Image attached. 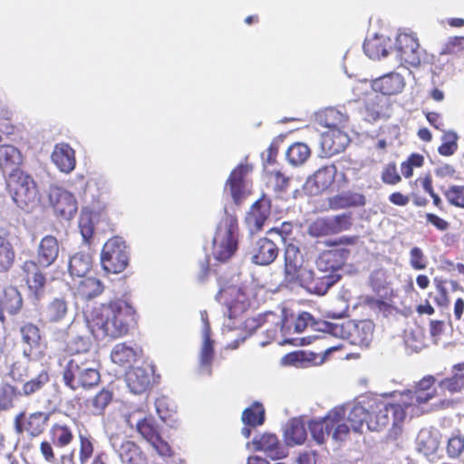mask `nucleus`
I'll use <instances>...</instances> for the list:
<instances>
[{
	"label": "nucleus",
	"mask_w": 464,
	"mask_h": 464,
	"mask_svg": "<svg viewBox=\"0 0 464 464\" xmlns=\"http://www.w3.org/2000/svg\"><path fill=\"white\" fill-rule=\"evenodd\" d=\"M134 308L124 300H115L102 304L85 316L84 320H72V329L88 327L96 338H120L127 334L134 322Z\"/></svg>",
	"instance_id": "nucleus-1"
},
{
	"label": "nucleus",
	"mask_w": 464,
	"mask_h": 464,
	"mask_svg": "<svg viewBox=\"0 0 464 464\" xmlns=\"http://www.w3.org/2000/svg\"><path fill=\"white\" fill-rule=\"evenodd\" d=\"M60 246L53 236L44 237L37 247L36 261H25L22 270L26 275L29 289L28 298L34 306L38 307L45 295L46 277L39 267L46 268L52 266L59 256Z\"/></svg>",
	"instance_id": "nucleus-2"
},
{
	"label": "nucleus",
	"mask_w": 464,
	"mask_h": 464,
	"mask_svg": "<svg viewBox=\"0 0 464 464\" xmlns=\"http://www.w3.org/2000/svg\"><path fill=\"white\" fill-rule=\"evenodd\" d=\"M318 121L329 129L321 135V147L325 156L342 152L350 142L348 135L341 129L346 123L347 117L331 109L319 115Z\"/></svg>",
	"instance_id": "nucleus-3"
},
{
	"label": "nucleus",
	"mask_w": 464,
	"mask_h": 464,
	"mask_svg": "<svg viewBox=\"0 0 464 464\" xmlns=\"http://www.w3.org/2000/svg\"><path fill=\"white\" fill-rule=\"evenodd\" d=\"M63 381L72 390L90 389L100 382V373L93 361L81 355L63 358Z\"/></svg>",
	"instance_id": "nucleus-4"
},
{
	"label": "nucleus",
	"mask_w": 464,
	"mask_h": 464,
	"mask_svg": "<svg viewBox=\"0 0 464 464\" xmlns=\"http://www.w3.org/2000/svg\"><path fill=\"white\" fill-rule=\"evenodd\" d=\"M124 421L131 430L150 443L160 456H169L170 447L160 434V427L151 415H145L140 410L124 413Z\"/></svg>",
	"instance_id": "nucleus-5"
},
{
	"label": "nucleus",
	"mask_w": 464,
	"mask_h": 464,
	"mask_svg": "<svg viewBox=\"0 0 464 464\" xmlns=\"http://www.w3.org/2000/svg\"><path fill=\"white\" fill-rule=\"evenodd\" d=\"M370 411L367 428L370 430H379L386 427L392 420L393 427L399 426L407 417L410 418V412L400 399L399 402L389 403L379 399L368 400Z\"/></svg>",
	"instance_id": "nucleus-6"
},
{
	"label": "nucleus",
	"mask_w": 464,
	"mask_h": 464,
	"mask_svg": "<svg viewBox=\"0 0 464 464\" xmlns=\"http://www.w3.org/2000/svg\"><path fill=\"white\" fill-rule=\"evenodd\" d=\"M343 417V409L334 408L324 418L311 420L308 427L314 441L323 444L328 437L335 441L344 440L349 435V427L342 422Z\"/></svg>",
	"instance_id": "nucleus-7"
},
{
	"label": "nucleus",
	"mask_w": 464,
	"mask_h": 464,
	"mask_svg": "<svg viewBox=\"0 0 464 464\" xmlns=\"http://www.w3.org/2000/svg\"><path fill=\"white\" fill-rule=\"evenodd\" d=\"M314 324L315 323L313 316L307 312L300 313L296 317H294L293 315L288 317L285 310H282L280 331L284 339L281 343H290L295 346H304L310 344L315 339H328L329 333L327 332V328L325 326L323 330V334L320 336H305L303 338L291 337L292 334H300L304 332L307 327H313Z\"/></svg>",
	"instance_id": "nucleus-8"
},
{
	"label": "nucleus",
	"mask_w": 464,
	"mask_h": 464,
	"mask_svg": "<svg viewBox=\"0 0 464 464\" xmlns=\"http://www.w3.org/2000/svg\"><path fill=\"white\" fill-rule=\"evenodd\" d=\"M324 325L327 328L329 334L347 339L352 344L368 347L372 341L374 324L371 320L347 321L341 324H326Z\"/></svg>",
	"instance_id": "nucleus-9"
},
{
	"label": "nucleus",
	"mask_w": 464,
	"mask_h": 464,
	"mask_svg": "<svg viewBox=\"0 0 464 464\" xmlns=\"http://www.w3.org/2000/svg\"><path fill=\"white\" fill-rule=\"evenodd\" d=\"M7 188L14 202L22 209L31 210L38 202V190L31 176L24 171L9 175Z\"/></svg>",
	"instance_id": "nucleus-10"
},
{
	"label": "nucleus",
	"mask_w": 464,
	"mask_h": 464,
	"mask_svg": "<svg viewBox=\"0 0 464 464\" xmlns=\"http://www.w3.org/2000/svg\"><path fill=\"white\" fill-rule=\"evenodd\" d=\"M237 219L226 217L218 226L213 238V257L219 262L227 261L237 249Z\"/></svg>",
	"instance_id": "nucleus-11"
},
{
	"label": "nucleus",
	"mask_w": 464,
	"mask_h": 464,
	"mask_svg": "<svg viewBox=\"0 0 464 464\" xmlns=\"http://www.w3.org/2000/svg\"><path fill=\"white\" fill-rule=\"evenodd\" d=\"M435 382L434 376H424L415 384L413 390H407L401 394L404 406L410 412V418L424 413V405L437 395Z\"/></svg>",
	"instance_id": "nucleus-12"
},
{
	"label": "nucleus",
	"mask_w": 464,
	"mask_h": 464,
	"mask_svg": "<svg viewBox=\"0 0 464 464\" xmlns=\"http://www.w3.org/2000/svg\"><path fill=\"white\" fill-rule=\"evenodd\" d=\"M129 263V252L125 241L120 237L110 238L103 246L101 264L108 273L122 272Z\"/></svg>",
	"instance_id": "nucleus-13"
},
{
	"label": "nucleus",
	"mask_w": 464,
	"mask_h": 464,
	"mask_svg": "<svg viewBox=\"0 0 464 464\" xmlns=\"http://www.w3.org/2000/svg\"><path fill=\"white\" fill-rule=\"evenodd\" d=\"M270 233L275 234L285 244V281L295 285V284L301 279L303 272L309 270L307 267L304 266V258L300 252L299 246L292 239L288 241L280 231L271 229Z\"/></svg>",
	"instance_id": "nucleus-14"
},
{
	"label": "nucleus",
	"mask_w": 464,
	"mask_h": 464,
	"mask_svg": "<svg viewBox=\"0 0 464 464\" xmlns=\"http://www.w3.org/2000/svg\"><path fill=\"white\" fill-rule=\"evenodd\" d=\"M351 226L352 218L349 214L319 218L310 224L308 233L316 237L332 236L348 230Z\"/></svg>",
	"instance_id": "nucleus-15"
},
{
	"label": "nucleus",
	"mask_w": 464,
	"mask_h": 464,
	"mask_svg": "<svg viewBox=\"0 0 464 464\" xmlns=\"http://www.w3.org/2000/svg\"><path fill=\"white\" fill-rule=\"evenodd\" d=\"M391 54L400 64L418 66L420 63V50L417 39L409 34H400L396 37L395 47Z\"/></svg>",
	"instance_id": "nucleus-16"
},
{
	"label": "nucleus",
	"mask_w": 464,
	"mask_h": 464,
	"mask_svg": "<svg viewBox=\"0 0 464 464\" xmlns=\"http://www.w3.org/2000/svg\"><path fill=\"white\" fill-rule=\"evenodd\" d=\"M341 278L340 274H319L309 269L303 272L301 279L295 284L306 289L307 292L323 295Z\"/></svg>",
	"instance_id": "nucleus-17"
},
{
	"label": "nucleus",
	"mask_w": 464,
	"mask_h": 464,
	"mask_svg": "<svg viewBox=\"0 0 464 464\" xmlns=\"http://www.w3.org/2000/svg\"><path fill=\"white\" fill-rule=\"evenodd\" d=\"M110 444L124 464H147V458L133 441L119 434L109 437Z\"/></svg>",
	"instance_id": "nucleus-18"
},
{
	"label": "nucleus",
	"mask_w": 464,
	"mask_h": 464,
	"mask_svg": "<svg viewBox=\"0 0 464 464\" xmlns=\"http://www.w3.org/2000/svg\"><path fill=\"white\" fill-rule=\"evenodd\" d=\"M217 300L227 306L228 319L237 318L249 306L248 299L242 288L230 285L222 287L216 296Z\"/></svg>",
	"instance_id": "nucleus-19"
},
{
	"label": "nucleus",
	"mask_w": 464,
	"mask_h": 464,
	"mask_svg": "<svg viewBox=\"0 0 464 464\" xmlns=\"http://www.w3.org/2000/svg\"><path fill=\"white\" fill-rule=\"evenodd\" d=\"M49 201L56 215L71 219L78 209L74 196L68 190L53 186L49 189Z\"/></svg>",
	"instance_id": "nucleus-20"
},
{
	"label": "nucleus",
	"mask_w": 464,
	"mask_h": 464,
	"mask_svg": "<svg viewBox=\"0 0 464 464\" xmlns=\"http://www.w3.org/2000/svg\"><path fill=\"white\" fill-rule=\"evenodd\" d=\"M368 400L369 398H365L355 403L336 407L343 409V417L342 418V422L348 425L349 431L353 430L355 432H360L364 424L367 426L370 415Z\"/></svg>",
	"instance_id": "nucleus-21"
},
{
	"label": "nucleus",
	"mask_w": 464,
	"mask_h": 464,
	"mask_svg": "<svg viewBox=\"0 0 464 464\" xmlns=\"http://www.w3.org/2000/svg\"><path fill=\"white\" fill-rule=\"evenodd\" d=\"M50 414L36 411L26 416L24 412L19 413L14 420V428L18 434L26 431L32 437L40 435L46 427Z\"/></svg>",
	"instance_id": "nucleus-22"
},
{
	"label": "nucleus",
	"mask_w": 464,
	"mask_h": 464,
	"mask_svg": "<svg viewBox=\"0 0 464 464\" xmlns=\"http://www.w3.org/2000/svg\"><path fill=\"white\" fill-rule=\"evenodd\" d=\"M255 450L263 451L271 459H282L288 455L285 446L281 444L275 434L265 433L256 436L252 440Z\"/></svg>",
	"instance_id": "nucleus-23"
},
{
	"label": "nucleus",
	"mask_w": 464,
	"mask_h": 464,
	"mask_svg": "<svg viewBox=\"0 0 464 464\" xmlns=\"http://www.w3.org/2000/svg\"><path fill=\"white\" fill-rule=\"evenodd\" d=\"M337 169L334 165H327L317 169L310 176L305 184L304 189L312 194H319L331 187L335 179Z\"/></svg>",
	"instance_id": "nucleus-24"
},
{
	"label": "nucleus",
	"mask_w": 464,
	"mask_h": 464,
	"mask_svg": "<svg viewBox=\"0 0 464 464\" xmlns=\"http://www.w3.org/2000/svg\"><path fill=\"white\" fill-rule=\"evenodd\" d=\"M388 104L387 98L371 90L364 98L362 113L367 121H376L387 115Z\"/></svg>",
	"instance_id": "nucleus-25"
},
{
	"label": "nucleus",
	"mask_w": 464,
	"mask_h": 464,
	"mask_svg": "<svg viewBox=\"0 0 464 464\" xmlns=\"http://www.w3.org/2000/svg\"><path fill=\"white\" fill-rule=\"evenodd\" d=\"M252 170L248 164H239L231 172L227 183L226 189L229 190L233 200L238 203L246 195V175Z\"/></svg>",
	"instance_id": "nucleus-26"
},
{
	"label": "nucleus",
	"mask_w": 464,
	"mask_h": 464,
	"mask_svg": "<svg viewBox=\"0 0 464 464\" xmlns=\"http://www.w3.org/2000/svg\"><path fill=\"white\" fill-rule=\"evenodd\" d=\"M154 370L150 365L135 367L126 374V382L130 391L134 394L143 393L150 386Z\"/></svg>",
	"instance_id": "nucleus-27"
},
{
	"label": "nucleus",
	"mask_w": 464,
	"mask_h": 464,
	"mask_svg": "<svg viewBox=\"0 0 464 464\" xmlns=\"http://www.w3.org/2000/svg\"><path fill=\"white\" fill-rule=\"evenodd\" d=\"M69 302L65 296L60 295L51 299L41 312L42 319L49 324L63 323L69 314Z\"/></svg>",
	"instance_id": "nucleus-28"
},
{
	"label": "nucleus",
	"mask_w": 464,
	"mask_h": 464,
	"mask_svg": "<svg viewBox=\"0 0 464 464\" xmlns=\"http://www.w3.org/2000/svg\"><path fill=\"white\" fill-rule=\"evenodd\" d=\"M252 262L259 266H267L275 261L278 256V248L272 239L259 238L254 245Z\"/></svg>",
	"instance_id": "nucleus-29"
},
{
	"label": "nucleus",
	"mask_w": 464,
	"mask_h": 464,
	"mask_svg": "<svg viewBox=\"0 0 464 464\" xmlns=\"http://www.w3.org/2000/svg\"><path fill=\"white\" fill-rule=\"evenodd\" d=\"M270 215V202L266 198L256 201L246 216V223L251 234L259 231Z\"/></svg>",
	"instance_id": "nucleus-30"
},
{
	"label": "nucleus",
	"mask_w": 464,
	"mask_h": 464,
	"mask_svg": "<svg viewBox=\"0 0 464 464\" xmlns=\"http://www.w3.org/2000/svg\"><path fill=\"white\" fill-rule=\"evenodd\" d=\"M405 82L403 77L398 72H390L371 83V90L382 96L393 95L401 92L404 88Z\"/></svg>",
	"instance_id": "nucleus-31"
},
{
	"label": "nucleus",
	"mask_w": 464,
	"mask_h": 464,
	"mask_svg": "<svg viewBox=\"0 0 464 464\" xmlns=\"http://www.w3.org/2000/svg\"><path fill=\"white\" fill-rule=\"evenodd\" d=\"M201 320L203 323V343L199 353V364L202 371H205L206 373L210 374V366L214 357V348L213 341L210 339V326L206 312H201Z\"/></svg>",
	"instance_id": "nucleus-32"
},
{
	"label": "nucleus",
	"mask_w": 464,
	"mask_h": 464,
	"mask_svg": "<svg viewBox=\"0 0 464 464\" xmlns=\"http://www.w3.org/2000/svg\"><path fill=\"white\" fill-rule=\"evenodd\" d=\"M392 40L383 34H374L368 37L363 44V51L369 58L380 60L391 54Z\"/></svg>",
	"instance_id": "nucleus-33"
},
{
	"label": "nucleus",
	"mask_w": 464,
	"mask_h": 464,
	"mask_svg": "<svg viewBox=\"0 0 464 464\" xmlns=\"http://www.w3.org/2000/svg\"><path fill=\"white\" fill-rule=\"evenodd\" d=\"M72 322L68 326L70 333L73 336L70 339L67 343V350L72 353V356L81 355L82 353H86L92 345V342L89 336V333H91L88 327L81 328L80 330L77 328L72 329Z\"/></svg>",
	"instance_id": "nucleus-34"
},
{
	"label": "nucleus",
	"mask_w": 464,
	"mask_h": 464,
	"mask_svg": "<svg viewBox=\"0 0 464 464\" xmlns=\"http://www.w3.org/2000/svg\"><path fill=\"white\" fill-rule=\"evenodd\" d=\"M74 150L66 143H60L54 147L52 160L56 167L64 173H70L75 168Z\"/></svg>",
	"instance_id": "nucleus-35"
},
{
	"label": "nucleus",
	"mask_w": 464,
	"mask_h": 464,
	"mask_svg": "<svg viewBox=\"0 0 464 464\" xmlns=\"http://www.w3.org/2000/svg\"><path fill=\"white\" fill-rule=\"evenodd\" d=\"M140 349L128 343H117L111 352V361L121 366H129L140 355Z\"/></svg>",
	"instance_id": "nucleus-36"
},
{
	"label": "nucleus",
	"mask_w": 464,
	"mask_h": 464,
	"mask_svg": "<svg viewBox=\"0 0 464 464\" xmlns=\"http://www.w3.org/2000/svg\"><path fill=\"white\" fill-rule=\"evenodd\" d=\"M92 256L89 251H79L69 257L68 272L71 276L84 277L92 267Z\"/></svg>",
	"instance_id": "nucleus-37"
},
{
	"label": "nucleus",
	"mask_w": 464,
	"mask_h": 464,
	"mask_svg": "<svg viewBox=\"0 0 464 464\" xmlns=\"http://www.w3.org/2000/svg\"><path fill=\"white\" fill-rule=\"evenodd\" d=\"M22 162L20 151L12 145H0V169L8 176L21 171L19 166Z\"/></svg>",
	"instance_id": "nucleus-38"
},
{
	"label": "nucleus",
	"mask_w": 464,
	"mask_h": 464,
	"mask_svg": "<svg viewBox=\"0 0 464 464\" xmlns=\"http://www.w3.org/2000/svg\"><path fill=\"white\" fill-rule=\"evenodd\" d=\"M343 264L342 254L338 250H327L320 254L316 259L319 274H339Z\"/></svg>",
	"instance_id": "nucleus-39"
},
{
	"label": "nucleus",
	"mask_w": 464,
	"mask_h": 464,
	"mask_svg": "<svg viewBox=\"0 0 464 464\" xmlns=\"http://www.w3.org/2000/svg\"><path fill=\"white\" fill-rule=\"evenodd\" d=\"M364 205L365 197L356 192L346 191L329 198V207L332 209L361 207Z\"/></svg>",
	"instance_id": "nucleus-40"
},
{
	"label": "nucleus",
	"mask_w": 464,
	"mask_h": 464,
	"mask_svg": "<svg viewBox=\"0 0 464 464\" xmlns=\"http://www.w3.org/2000/svg\"><path fill=\"white\" fill-rule=\"evenodd\" d=\"M284 434L288 446L301 445L307 438L304 424L299 419L291 420L286 424Z\"/></svg>",
	"instance_id": "nucleus-41"
},
{
	"label": "nucleus",
	"mask_w": 464,
	"mask_h": 464,
	"mask_svg": "<svg viewBox=\"0 0 464 464\" xmlns=\"http://www.w3.org/2000/svg\"><path fill=\"white\" fill-rule=\"evenodd\" d=\"M76 286V295L82 299H92L103 292L102 283L94 277H82Z\"/></svg>",
	"instance_id": "nucleus-42"
},
{
	"label": "nucleus",
	"mask_w": 464,
	"mask_h": 464,
	"mask_svg": "<svg viewBox=\"0 0 464 464\" xmlns=\"http://www.w3.org/2000/svg\"><path fill=\"white\" fill-rule=\"evenodd\" d=\"M23 341L28 345L24 349V355L27 358L35 357L34 349L39 347L40 331L37 326L33 324H27L21 328Z\"/></svg>",
	"instance_id": "nucleus-43"
},
{
	"label": "nucleus",
	"mask_w": 464,
	"mask_h": 464,
	"mask_svg": "<svg viewBox=\"0 0 464 464\" xmlns=\"http://www.w3.org/2000/svg\"><path fill=\"white\" fill-rule=\"evenodd\" d=\"M440 446L437 434H433L429 430H421L417 437V449L425 456L434 454Z\"/></svg>",
	"instance_id": "nucleus-44"
},
{
	"label": "nucleus",
	"mask_w": 464,
	"mask_h": 464,
	"mask_svg": "<svg viewBox=\"0 0 464 464\" xmlns=\"http://www.w3.org/2000/svg\"><path fill=\"white\" fill-rule=\"evenodd\" d=\"M1 306L10 314H16L23 306V298L17 288L9 286L4 290Z\"/></svg>",
	"instance_id": "nucleus-45"
},
{
	"label": "nucleus",
	"mask_w": 464,
	"mask_h": 464,
	"mask_svg": "<svg viewBox=\"0 0 464 464\" xmlns=\"http://www.w3.org/2000/svg\"><path fill=\"white\" fill-rule=\"evenodd\" d=\"M310 154L311 150L306 144L296 142L288 148L286 158L292 165L298 166L304 163L310 157Z\"/></svg>",
	"instance_id": "nucleus-46"
},
{
	"label": "nucleus",
	"mask_w": 464,
	"mask_h": 464,
	"mask_svg": "<svg viewBox=\"0 0 464 464\" xmlns=\"http://www.w3.org/2000/svg\"><path fill=\"white\" fill-rule=\"evenodd\" d=\"M242 420L245 424L255 427L263 424L265 420V410L262 404L253 403L246 408L242 414Z\"/></svg>",
	"instance_id": "nucleus-47"
},
{
	"label": "nucleus",
	"mask_w": 464,
	"mask_h": 464,
	"mask_svg": "<svg viewBox=\"0 0 464 464\" xmlns=\"http://www.w3.org/2000/svg\"><path fill=\"white\" fill-rule=\"evenodd\" d=\"M51 435L53 444L59 447L67 446L73 439L72 428L64 424L53 425L51 430Z\"/></svg>",
	"instance_id": "nucleus-48"
},
{
	"label": "nucleus",
	"mask_w": 464,
	"mask_h": 464,
	"mask_svg": "<svg viewBox=\"0 0 464 464\" xmlns=\"http://www.w3.org/2000/svg\"><path fill=\"white\" fill-rule=\"evenodd\" d=\"M49 382V375L45 371H42L36 377L25 382L20 390L21 395L30 396L38 391Z\"/></svg>",
	"instance_id": "nucleus-49"
},
{
	"label": "nucleus",
	"mask_w": 464,
	"mask_h": 464,
	"mask_svg": "<svg viewBox=\"0 0 464 464\" xmlns=\"http://www.w3.org/2000/svg\"><path fill=\"white\" fill-rule=\"evenodd\" d=\"M112 398L113 393L111 391L107 389L100 391L91 401L92 412L96 415L103 413Z\"/></svg>",
	"instance_id": "nucleus-50"
},
{
	"label": "nucleus",
	"mask_w": 464,
	"mask_h": 464,
	"mask_svg": "<svg viewBox=\"0 0 464 464\" xmlns=\"http://www.w3.org/2000/svg\"><path fill=\"white\" fill-rule=\"evenodd\" d=\"M14 251L11 243L0 236V270H8L13 265Z\"/></svg>",
	"instance_id": "nucleus-51"
},
{
	"label": "nucleus",
	"mask_w": 464,
	"mask_h": 464,
	"mask_svg": "<svg viewBox=\"0 0 464 464\" xmlns=\"http://www.w3.org/2000/svg\"><path fill=\"white\" fill-rule=\"evenodd\" d=\"M18 396H21L20 390L10 384H4L0 389V410L13 407L14 400Z\"/></svg>",
	"instance_id": "nucleus-52"
},
{
	"label": "nucleus",
	"mask_w": 464,
	"mask_h": 464,
	"mask_svg": "<svg viewBox=\"0 0 464 464\" xmlns=\"http://www.w3.org/2000/svg\"><path fill=\"white\" fill-rule=\"evenodd\" d=\"M458 134L450 130L442 136V144L439 147V153L442 156H451L458 149Z\"/></svg>",
	"instance_id": "nucleus-53"
},
{
	"label": "nucleus",
	"mask_w": 464,
	"mask_h": 464,
	"mask_svg": "<svg viewBox=\"0 0 464 464\" xmlns=\"http://www.w3.org/2000/svg\"><path fill=\"white\" fill-rule=\"evenodd\" d=\"M441 389L450 392H458L464 390V372L455 373L451 378H445L439 382Z\"/></svg>",
	"instance_id": "nucleus-54"
},
{
	"label": "nucleus",
	"mask_w": 464,
	"mask_h": 464,
	"mask_svg": "<svg viewBox=\"0 0 464 464\" xmlns=\"http://www.w3.org/2000/svg\"><path fill=\"white\" fill-rule=\"evenodd\" d=\"M444 196L450 205L464 208V186H450Z\"/></svg>",
	"instance_id": "nucleus-55"
},
{
	"label": "nucleus",
	"mask_w": 464,
	"mask_h": 464,
	"mask_svg": "<svg viewBox=\"0 0 464 464\" xmlns=\"http://www.w3.org/2000/svg\"><path fill=\"white\" fill-rule=\"evenodd\" d=\"M79 229L82 239L85 243H89L93 235L94 226L92 220V216L88 212H82L79 218Z\"/></svg>",
	"instance_id": "nucleus-56"
},
{
	"label": "nucleus",
	"mask_w": 464,
	"mask_h": 464,
	"mask_svg": "<svg viewBox=\"0 0 464 464\" xmlns=\"http://www.w3.org/2000/svg\"><path fill=\"white\" fill-rule=\"evenodd\" d=\"M155 408L158 416L161 420L165 421L171 417L174 412V406L169 398L165 396L159 397L155 401Z\"/></svg>",
	"instance_id": "nucleus-57"
},
{
	"label": "nucleus",
	"mask_w": 464,
	"mask_h": 464,
	"mask_svg": "<svg viewBox=\"0 0 464 464\" xmlns=\"http://www.w3.org/2000/svg\"><path fill=\"white\" fill-rule=\"evenodd\" d=\"M410 264L415 270H423L427 267V258L420 247L414 246L411 249Z\"/></svg>",
	"instance_id": "nucleus-58"
},
{
	"label": "nucleus",
	"mask_w": 464,
	"mask_h": 464,
	"mask_svg": "<svg viewBox=\"0 0 464 464\" xmlns=\"http://www.w3.org/2000/svg\"><path fill=\"white\" fill-rule=\"evenodd\" d=\"M464 50V36L450 37L444 46L441 48L440 53L451 54Z\"/></svg>",
	"instance_id": "nucleus-59"
},
{
	"label": "nucleus",
	"mask_w": 464,
	"mask_h": 464,
	"mask_svg": "<svg viewBox=\"0 0 464 464\" xmlns=\"http://www.w3.org/2000/svg\"><path fill=\"white\" fill-rule=\"evenodd\" d=\"M464 451V437L452 436L448 440L447 452L450 458H457Z\"/></svg>",
	"instance_id": "nucleus-60"
},
{
	"label": "nucleus",
	"mask_w": 464,
	"mask_h": 464,
	"mask_svg": "<svg viewBox=\"0 0 464 464\" xmlns=\"http://www.w3.org/2000/svg\"><path fill=\"white\" fill-rule=\"evenodd\" d=\"M314 359V353L306 355L304 353H290L282 358L281 362L285 365H295L304 361L312 362Z\"/></svg>",
	"instance_id": "nucleus-61"
},
{
	"label": "nucleus",
	"mask_w": 464,
	"mask_h": 464,
	"mask_svg": "<svg viewBox=\"0 0 464 464\" xmlns=\"http://www.w3.org/2000/svg\"><path fill=\"white\" fill-rule=\"evenodd\" d=\"M80 461L81 464H86L93 453V446L92 441L82 435H80Z\"/></svg>",
	"instance_id": "nucleus-62"
},
{
	"label": "nucleus",
	"mask_w": 464,
	"mask_h": 464,
	"mask_svg": "<svg viewBox=\"0 0 464 464\" xmlns=\"http://www.w3.org/2000/svg\"><path fill=\"white\" fill-rule=\"evenodd\" d=\"M382 178L383 182L387 184H396L401 180L395 164H389L385 168Z\"/></svg>",
	"instance_id": "nucleus-63"
},
{
	"label": "nucleus",
	"mask_w": 464,
	"mask_h": 464,
	"mask_svg": "<svg viewBox=\"0 0 464 464\" xmlns=\"http://www.w3.org/2000/svg\"><path fill=\"white\" fill-rule=\"evenodd\" d=\"M26 366L21 362H14L9 372L10 377L15 382H24L27 375Z\"/></svg>",
	"instance_id": "nucleus-64"
}]
</instances>
